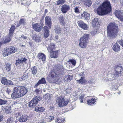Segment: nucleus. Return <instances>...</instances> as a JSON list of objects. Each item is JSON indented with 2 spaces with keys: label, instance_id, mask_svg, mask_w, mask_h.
Instances as JSON below:
<instances>
[{
  "label": "nucleus",
  "instance_id": "0e129e2a",
  "mask_svg": "<svg viewBox=\"0 0 123 123\" xmlns=\"http://www.w3.org/2000/svg\"><path fill=\"white\" fill-rule=\"evenodd\" d=\"M45 121L47 122V120H49V119H47V118L45 119Z\"/></svg>",
  "mask_w": 123,
  "mask_h": 123
},
{
  "label": "nucleus",
  "instance_id": "6e6d98bb",
  "mask_svg": "<svg viewBox=\"0 0 123 123\" xmlns=\"http://www.w3.org/2000/svg\"><path fill=\"white\" fill-rule=\"evenodd\" d=\"M3 116L2 115H0V122L2 121L3 119Z\"/></svg>",
  "mask_w": 123,
  "mask_h": 123
},
{
  "label": "nucleus",
  "instance_id": "473e14b6",
  "mask_svg": "<svg viewBox=\"0 0 123 123\" xmlns=\"http://www.w3.org/2000/svg\"><path fill=\"white\" fill-rule=\"evenodd\" d=\"M55 122L56 123H64L65 119L63 118H58L57 119H55Z\"/></svg>",
  "mask_w": 123,
  "mask_h": 123
},
{
  "label": "nucleus",
  "instance_id": "9d476101",
  "mask_svg": "<svg viewBox=\"0 0 123 123\" xmlns=\"http://www.w3.org/2000/svg\"><path fill=\"white\" fill-rule=\"evenodd\" d=\"M15 29V27L14 25L11 26L9 30V34L8 36L5 38L4 40L5 43L9 42L11 39V37L13 35L14 31Z\"/></svg>",
  "mask_w": 123,
  "mask_h": 123
},
{
  "label": "nucleus",
  "instance_id": "338daca9",
  "mask_svg": "<svg viewBox=\"0 0 123 123\" xmlns=\"http://www.w3.org/2000/svg\"><path fill=\"white\" fill-rule=\"evenodd\" d=\"M61 41H58V43H61Z\"/></svg>",
  "mask_w": 123,
  "mask_h": 123
},
{
  "label": "nucleus",
  "instance_id": "a19ab883",
  "mask_svg": "<svg viewBox=\"0 0 123 123\" xmlns=\"http://www.w3.org/2000/svg\"><path fill=\"white\" fill-rule=\"evenodd\" d=\"M36 88V89L35 91V92L36 93L38 94L40 92H41L42 89L40 86H39L38 88L37 86V88Z\"/></svg>",
  "mask_w": 123,
  "mask_h": 123
},
{
  "label": "nucleus",
  "instance_id": "7c9ffc66",
  "mask_svg": "<svg viewBox=\"0 0 123 123\" xmlns=\"http://www.w3.org/2000/svg\"><path fill=\"white\" fill-rule=\"evenodd\" d=\"M55 48V45L53 43H51L50 45H49L48 48V50L49 52H50L51 51H52Z\"/></svg>",
  "mask_w": 123,
  "mask_h": 123
},
{
  "label": "nucleus",
  "instance_id": "de8ad7c7",
  "mask_svg": "<svg viewBox=\"0 0 123 123\" xmlns=\"http://www.w3.org/2000/svg\"><path fill=\"white\" fill-rule=\"evenodd\" d=\"M75 12L77 13H79V9L78 7H76L74 8Z\"/></svg>",
  "mask_w": 123,
  "mask_h": 123
},
{
  "label": "nucleus",
  "instance_id": "72a5a7b5",
  "mask_svg": "<svg viewBox=\"0 0 123 123\" xmlns=\"http://www.w3.org/2000/svg\"><path fill=\"white\" fill-rule=\"evenodd\" d=\"M26 20L25 19H21L20 20L19 23L18 25L17 26H19L21 25H25L26 24Z\"/></svg>",
  "mask_w": 123,
  "mask_h": 123
},
{
  "label": "nucleus",
  "instance_id": "a18cd8bd",
  "mask_svg": "<svg viewBox=\"0 0 123 123\" xmlns=\"http://www.w3.org/2000/svg\"><path fill=\"white\" fill-rule=\"evenodd\" d=\"M12 117L8 118L7 121H5L6 123H11L12 122Z\"/></svg>",
  "mask_w": 123,
  "mask_h": 123
},
{
  "label": "nucleus",
  "instance_id": "09e8293b",
  "mask_svg": "<svg viewBox=\"0 0 123 123\" xmlns=\"http://www.w3.org/2000/svg\"><path fill=\"white\" fill-rule=\"evenodd\" d=\"M79 98L80 100V102L81 103H83L84 97L82 96V95H80Z\"/></svg>",
  "mask_w": 123,
  "mask_h": 123
},
{
  "label": "nucleus",
  "instance_id": "4be33fe9",
  "mask_svg": "<svg viewBox=\"0 0 123 123\" xmlns=\"http://www.w3.org/2000/svg\"><path fill=\"white\" fill-rule=\"evenodd\" d=\"M112 47L113 50L116 52H117L120 50V47L119 45L116 43H113Z\"/></svg>",
  "mask_w": 123,
  "mask_h": 123
},
{
  "label": "nucleus",
  "instance_id": "6e6552de",
  "mask_svg": "<svg viewBox=\"0 0 123 123\" xmlns=\"http://www.w3.org/2000/svg\"><path fill=\"white\" fill-rule=\"evenodd\" d=\"M56 102L59 106L61 107L67 105L68 103V99L65 100L64 98L60 97L57 98Z\"/></svg>",
  "mask_w": 123,
  "mask_h": 123
},
{
  "label": "nucleus",
  "instance_id": "69168bd1",
  "mask_svg": "<svg viewBox=\"0 0 123 123\" xmlns=\"http://www.w3.org/2000/svg\"><path fill=\"white\" fill-rule=\"evenodd\" d=\"M106 29H107V33H108V26H107Z\"/></svg>",
  "mask_w": 123,
  "mask_h": 123
},
{
  "label": "nucleus",
  "instance_id": "39448f33",
  "mask_svg": "<svg viewBox=\"0 0 123 123\" xmlns=\"http://www.w3.org/2000/svg\"><path fill=\"white\" fill-rule=\"evenodd\" d=\"M118 27L115 23H111L108 25V33L110 36H114L117 31Z\"/></svg>",
  "mask_w": 123,
  "mask_h": 123
},
{
  "label": "nucleus",
  "instance_id": "bf43d9fd",
  "mask_svg": "<svg viewBox=\"0 0 123 123\" xmlns=\"http://www.w3.org/2000/svg\"><path fill=\"white\" fill-rule=\"evenodd\" d=\"M88 82L89 84H92V83H93L92 80H90Z\"/></svg>",
  "mask_w": 123,
  "mask_h": 123
},
{
  "label": "nucleus",
  "instance_id": "dca6fc26",
  "mask_svg": "<svg viewBox=\"0 0 123 123\" xmlns=\"http://www.w3.org/2000/svg\"><path fill=\"white\" fill-rule=\"evenodd\" d=\"M70 9L69 6L67 4H65L62 5L61 6V11L63 13H65L68 11Z\"/></svg>",
  "mask_w": 123,
  "mask_h": 123
},
{
  "label": "nucleus",
  "instance_id": "7ed1b4c3",
  "mask_svg": "<svg viewBox=\"0 0 123 123\" xmlns=\"http://www.w3.org/2000/svg\"><path fill=\"white\" fill-rule=\"evenodd\" d=\"M97 13L100 15L108 13V0H106L99 5L97 9Z\"/></svg>",
  "mask_w": 123,
  "mask_h": 123
},
{
  "label": "nucleus",
  "instance_id": "37998d69",
  "mask_svg": "<svg viewBox=\"0 0 123 123\" xmlns=\"http://www.w3.org/2000/svg\"><path fill=\"white\" fill-rule=\"evenodd\" d=\"M111 7L109 1H108V13L111 11Z\"/></svg>",
  "mask_w": 123,
  "mask_h": 123
},
{
  "label": "nucleus",
  "instance_id": "0eeeda50",
  "mask_svg": "<svg viewBox=\"0 0 123 123\" xmlns=\"http://www.w3.org/2000/svg\"><path fill=\"white\" fill-rule=\"evenodd\" d=\"M17 49L14 47H10L5 48L4 51L3 55L4 56H6L12 53H14L16 51Z\"/></svg>",
  "mask_w": 123,
  "mask_h": 123
},
{
  "label": "nucleus",
  "instance_id": "6ab92c4d",
  "mask_svg": "<svg viewBox=\"0 0 123 123\" xmlns=\"http://www.w3.org/2000/svg\"><path fill=\"white\" fill-rule=\"evenodd\" d=\"M30 74V73H26L25 72L21 77L18 78V80H19L20 81H22L26 79L29 77Z\"/></svg>",
  "mask_w": 123,
  "mask_h": 123
},
{
  "label": "nucleus",
  "instance_id": "79ce46f5",
  "mask_svg": "<svg viewBox=\"0 0 123 123\" xmlns=\"http://www.w3.org/2000/svg\"><path fill=\"white\" fill-rule=\"evenodd\" d=\"M68 62L70 63H72L74 66H75V65L76 63V61L74 59L69 60Z\"/></svg>",
  "mask_w": 123,
  "mask_h": 123
},
{
  "label": "nucleus",
  "instance_id": "2eb2a0df",
  "mask_svg": "<svg viewBox=\"0 0 123 123\" xmlns=\"http://www.w3.org/2000/svg\"><path fill=\"white\" fill-rule=\"evenodd\" d=\"M45 20L46 25H47L49 28H50L52 24L51 18L49 16H47L45 17Z\"/></svg>",
  "mask_w": 123,
  "mask_h": 123
},
{
  "label": "nucleus",
  "instance_id": "ddd939ff",
  "mask_svg": "<svg viewBox=\"0 0 123 123\" xmlns=\"http://www.w3.org/2000/svg\"><path fill=\"white\" fill-rule=\"evenodd\" d=\"M1 83L6 86H11L13 85L14 84L11 80H7L6 79L3 78L1 81Z\"/></svg>",
  "mask_w": 123,
  "mask_h": 123
},
{
  "label": "nucleus",
  "instance_id": "a211bd4d",
  "mask_svg": "<svg viewBox=\"0 0 123 123\" xmlns=\"http://www.w3.org/2000/svg\"><path fill=\"white\" fill-rule=\"evenodd\" d=\"M59 51L58 50L51 51L50 52V57L54 58H57L59 54Z\"/></svg>",
  "mask_w": 123,
  "mask_h": 123
},
{
  "label": "nucleus",
  "instance_id": "b1692460",
  "mask_svg": "<svg viewBox=\"0 0 123 123\" xmlns=\"http://www.w3.org/2000/svg\"><path fill=\"white\" fill-rule=\"evenodd\" d=\"M46 83V81L44 78H42L39 80L38 82L34 86V88H37V87L41 84H45Z\"/></svg>",
  "mask_w": 123,
  "mask_h": 123
},
{
  "label": "nucleus",
  "instance_id": "20e7f679",
  "mask_svg": "<svg viewBox=\"0 0 123 123\" xmlns=\"http://www.w3.org/2000/svg\"><path fill=\"white\" fill-rule=\"evenodd\" d=\"M123 68L121 66H116L115 67V70L113 73V74H110L109 78L111 80H114L121 75V74L123 72Z\"/></svg>",
  "mask_w": 123,
  "mask_h": 123
},
{
  "label": "nucleus",
  "instance_id": "f257e3e1",
  "mask_svg": "<svg viewBox=\"0 0 123 123\" xmlns=\"http://www.w3.org/2000/svg\"><path fill=\"white\" fill-rule=\"evenodd\" d=\"M63 70L62 66L59 65L54 66L48 76L47 79L50 83H55L58 80V77L62 74Z\"/></svg>",
  "mask_w": 123,
  "mask_h": 123
},
{
  "label": "nucleus",
  "instance_id": "f704fd0d",
  "mask_svg": "<svg viewBox=\"0 0 123 123\" xmlns=\"http://www.w3.org/2000/svg\"><path fill=\"white\" fill-rule=\"evenodd\" d=\"M55 32L57 34H59L61 33V31L60 26H55Z\"/></svg>",
  "mask_w": 123,
  "mask_h": 123
},
{
  "label": "nucleus",
  "instance_id": "4468645a",
  "mask_svg": "<svg viewBox=\"0 0 123 123\" xmlns=\"http://www.w3.org/2000/svg\"><path fill=\"white\" fill-rule=\"evenodd\" d=\"M32 27L34 30L36 31H40L43 27V26L41 24L40 25L38 23L32 25Z\"/></svg>",
  "mask_w": 123,
  "mask_h": 123
},
{
  "label": "nucleus",
  "instance_id": "58836bf2",
  "mask_svg": "<svg viewBox=\"0 0 123 123\" xmlns=\"http://www.w3.org/2000/svg\"><path fill=\"white\" fill-rule=\"evenodd\" d=\"M7 101L5 99H2L0 98V106L6 104Z\"/></svg>",
  "mask_w": 123,
  "mask_h": 123
},
{
  "label": "nucleus",
  "instance_id": "052dcab7",
  "mask_svg": "<svg viewBox=\"0 0 123 123\" xmlns=\"http://www.w3.org/2000/svg\"><path fill=\"white\" fill-rule=\"evenodd\" d=\"M50 109L53 110L54 108V107L53 106H51L50 107Z\"/></svg>",
  "mask_w": 123,
  "mask_h": 123
},
{
  "label": "nucleus",
  "instance_id": "2f4dec72",
  "mask_svg": "<svg viewBox=\"0 0 123 123\" xmlns=\"http://www.w3.org/2000/svg\"><path fill=\"white\" fill-rule=\"evenodd\" d=\"M73 78L72 76L71 75H66L64 79L65 81L66 82L68 81L71 80Z\"/></svg>",
  "mask_w": 123,
  "mask_h": 123
},
{
  "label": "nucleus",
  "instance_id": "1a4fd4ad",
  "mask_svg": "<svg viewBox=\"0 0 123 123\" xmlns=\"http://www.w3.org/2000/svg\"><path fill=\"white\" fill-rule=\"evenodd\" d=\"M42 98L39 96L35 97L29 103V106L31 107H34L38 103V102L41 100Z\"/></svg>",
  "mask_w": 123,
  "mask_h": 123
},
{
  "label": "nucleus",
  "instance_id": "cd10ccee",
  "mask_svg": "<svg viewBox=\"0 0 123 123\" xmlns=\"http://www.w3.org/2000/svg\"><path fill=\"white\" fill-rule=\"evenodd\" d=\"M32 39L35 41L39 42L41 40V37L33 33L32 35Z\"/></svg>",
  "mask_w": 123,
  "mask_h": 123
},
{
  "label": "nucleus",
  "instance_id": "4c0bfd02",
  "mask_svg": "<svg viewBox=\"0 0 123 123\" xmlns=\"http://www.w3.org/2000/svg\"><path fill=\"white\" fill-rule=\"evenodd\" d=\"M65 0H58L55 3V4L57 5H59L61 4H64L66 2Z\"/></svg>",
  "mask_w": 123,
  "mask_h": 123
},
{
  "label": "nucleus",
  "instance_id": "aec40b11",
  "mask_svg": "<svg viewBox=\"0 0 123 123\" xmlns=\"http://www.w3.org/2000/svg\"><path fill=\"white\" fill-rule=\"evenodd\" d=\"M43 30L44 31V37L46 38L48 37L49 35V31L48 27L46 26L43 27Z\"/></svg>",
  "mask_w": 123,
  "mask_h": 123
},
{
  "label": "nucleus",
  "instance_id": "c756f323",
  "mask_svg": "<svg viewBox=\"0 0 123 123\" xmlns=\"http://www.w3.org/2000/svg\"><path fill=\"white\" fill-rule=\"evenodd\" d=\"M45 108L42 107H38V106L35 107V111L38 112H43L45 110Z\"/></svg>",
  "mask_w": 123,
  "mask_h": 123
},
{
  "label": "nucleus",
  "instance_id": "393cba45",
  "mask_svg": "<svg viewBox=\"0 0 123 123\" xmlns=\"http://www.w3.org/2000/svg\"><path fill=\"white\" fill-rule=\"evenodd\" d=\"M29 118V117L27 115H23L19 117L18 121L19 122H26Z\"/></svg>",
  "mask_w": 123,
  "mask_h": 123
},
{
  "label": "nucleus",
  "instance_id": "bb28decb",
  "mask_svg": "<svg viewBox=\"0 0 123 123\" xmlns=\"http://www.w3.org/2000/svg\"><path fill=\"white\" fill-rule=\"evenodd\" d=\"M81 16L82 17L87 20L89 19L90 18V14L85 12L81 14Z\"/></svg>",
  "mask_w": 123,
  "mask_h": 123
},
{
  "label": "nucleus",
  "instance_id": "423d86ee",
  "mask_svg": "<svg viewBox=\"0 0 123 123\" xmlns=\"http://www.w3.org/2000/svg\"><path fill=\"white\" fill-rule=\"evenodd\" d=\"M89 35L88 34H85L83 37H81L80 39L79 45L81 48H85L87 45L88 41V38Z\"/></svg>",
  "mask_w": 123,
  "mask_h": 123
},
{
  "label": "nucleus",
  "instance_id": "49530a36",
  "mask_svg": "<svg viewBox=\"0 0 123 123\" xmlns=\"http://www.w3.org/2000/svg\"><path fill=\"white\" fill-rule=\"evenodd\" d=\"M77 81L78 82L82 84H83L84 82V78L81 77L80 79L77 80Z\"/></svg>",
  "mask_w": 123,
  "mask_h": 123
},
{
  "label": "nucleus",
  "instance_id": "c03bdc74",
  "mask_svg": "<svg viewBox=\"0 0 123 123\" xmlns=\"http://www.w3.org/2000/svg\"><path fill=\"white\" fill-rule=\"evenodd\" d=\"M54 117L53 116H51L48 117L47 118V119H49V120H47V122H50L54 119Z\"/></svg>",
  "mask_w": 123,
  "mask_h": 123
},
{
  "label": "nucleus",
  "instance_id": "e433bc0d",
  "mask_svg": "<svg viewBox=\"0 0 123 123\" xmlns=\"http://www.w3.org/2000/svg\"><path fill=\"white\" fill-rule=\"evenodd\" d=\"M11 64H9V63H7L6 64L5 66V68L7 72L10 71L11 69Z\"/></svg>",
  "mask_w": 123,
  "mask_h": 123
},
{
  "label": "nucleus",
  "instance_id": "603ef678",
  "mask_svg": "<svg viewBox=\"0 0 123 123\" xmlns=\"http://www.w3.org/2000/svg\"><path fill=\"white\" fill-rule=\"evenodd\" d=\"M27 38V37L23 35L21 36V37L20 38H21L23 39V40H25Z\"/></svg>",
  "mask_w": 123,
  "mask_h": 123
},
{
  "label": "nucleus",
  "instance_id": "13d9d810",
  "mask_svg": "<svg viewBox=\"0 0 123 123\" xmlns=\"http://www.w3.org/2000/svg\"><path fill=\"white\" fill-rule=\"evenodd\" d=\"M67 93H68L71 91V90L69 89H66L65 91Z\"/></svg>",
  "mask_w": 123,
  "mask_h": 123
},
{
  "label": "nucleus",
  "instance_id": "864d4df0",
  "mask_svg": "<svg viewBox=\"0 0 123 123\" xmlns=\"http://www.w3.org/2000/svg\"><path fill=\"white\" fill-rule=\"evenodd\" d=\"M118 43L123 47V40L119 41Z\"/></svg>",
  "mask_w": 123,
  "mask_h": 123
},
{
  "label": "nucleus",
  "instance_id": "5fc2aeb1",
  "mask_svg": "<svg viewBox=\"0 0 123 123\" xmlns=\"http://www.w3.org/2000/svg\"><path fill=\"white\" fill-rule=\"evenodd\" d=\"M112 89L114 90H116L118 88L116 86V85L114 86H112Z\"/></svg>",
  "mask_w": 123,
  "mask_h": 123
},
{
  "label": "nucleus",
  "instance_id": "5701e85b",
  "mask_svg": "<svg viewBox=\"0 0 123 123\" xmlns=\"http://www.w3.org/2000/svg\"><path fill=\"white\" fill-rule=\"evenodd\" d=\"M88 100L87 101V104L89 106H92L93 105H94L95 104V102L96 100L95 98H92Z\"/></svg>",
  "mask_w": 123,
  "mask_h": 123
},
{
  "label": "nucleus",
  "instance_id": "e2e57ef3",
  "mask_svg": "<svg viewBox=\"0 0 123 123\" xmlns=\"http://www.w3.org/2000/svg\"><path fill=\"white\" fill-rule=\"evenodd\" d=\"M20 45L21 47H25V45H22V44H20Z\"/></svg>",
  "mask_w": 123,
  "mask_h": 123
},
{
  "label": "nucleus",
  "instance_id": "c9c22d12",
  "mask_svg": "<svg viewBox=\"0 0 123 123\" xmlns=\"http://www.w3.org/2000/svg\"><path fill=\"white\" fill-rule=\"evenodd\" d=\"M92 4V2L90 0H86L84 2V5L86 7H89L91 6Z\"/></svg>",
  "mask_w": 123,
  "mask_h": 123
},
{
  "label": "nucleus",
  "instance_id": "ea45409f",
  "mask_svg": "<svg viewBox=\"0 0 123 123\" xmlns=\"http://www.w3.org/2000/svg\"><path fill=\"white\" fill-rule=\"evenodd\" d=\"M31 70L32 72V73L33 75H36L37 72V68L36 67H33L32 68Z\"/></svg>",
  "mask_w": 123,
  "mask_h": 123
},
{
  "label": "nucleus",
  "instance_id": "f03ea898",
  "mask_svg": "<svg viewBox=\"0 0 123 123\" xmlns=\"http://www.w3.org/2000/svg\"><path fill=\"white\" fill-rule=\"evenodd\" d=\"M27 92V89L25 86L16 87L14 88L13 92L11 96L13 98H19L25 95Z\"/></svg>",
  "mask_w": 123,
  "mask_h": 123
},
{
  "label": "nucleus",
  "instance_id": "774afa93",
  "mask_svg": "<svg viewBox=\"0 0 123 123\" xmlns=\"http://www.w3.org/2000/svg\"><path fill=\"white\" fill-rule=\"evenodd\" d=\"M118 93L119 94H120V92H119Z\"/></svg>",
  "mask_w": 123,
  "mask_h": 123
},
{
  "label": "nucleus",
  "instance_id": "a878e982",
  "mask_svg": "<svg viewBox=\"0 0 123 123\" xmlns=\"http://www.w3.org/2000/svg\"><path fill=\"white\" fill-rule=\"evenodd\" d=\"M38 56L40 60H41L43 61L45 60L46 57L45 55L43 53L38 54Z\"/></svg>",
  "mask_w": 123,
  "mask_h": 123
},
{
  "label": "nucleus",
  "instance_id": "9b49d317",
  "mask_svg": "<svg viewBox=\"0 0 123 123\" xmlns=\"http://www.w3.org/2000/svg\"><path fill=\"white\" fill-rule=\"evenodd\" d=\"M26 60V59L23 55H20L19 58L16 60L15 64L17 66H19L22 63L25 62Z\"/></svg>",
  "mask_w": 123,
  "mask_h": 123
},
{
  "label": "nucleus",
  "instance_id": "f8f14e48",
  "mask_svg": "<svg viewBox=\"0 0 123 123\" xmlns=\"http://www.w3.org/2000/svg\"><path fill=\"white\" fill-rule=\"evenodd\" d=\"M115 16L121 21H123L122 11L119 10H116L115 12Z\"/></svg>",
  "mask_w": 123,
  "mask_h": 123
},
{
  "label": "nucleus",
  "instance_id": "4d7b16f0",
  "mask_svg": "<svg viewBox=\"0 0 123 123\" xmlns=\"http://www.w3.org/2000/svg\"><path fill=\"white\" fill-rule=\"evenodd\" d=\"M11 91V90L10 89L7 88L6 90V92L7 93L9 94L10 92Z\"/></svg>",
  "mask_w": 123,
  "mask_h": 123
},
{
  "label": "nucleus",
  "instance_id": "412c9836",
  "mask_svg": "<svg viewBox=\"0 0 123 123\" xmlns=\"http://www.w3.org/2000/svg\"><path fill=\"white\" fill-rule=\"evenodd\" d=\"M2 109L6 113L8 114L9 113L11 108L10 106H2Z\"/></svg>",
  "mask_w": 123,
  "mask_h": 123
},
{
  "label": "nucleus",
  "instance_id": "f3484780",
  "mask_svg": "<svg viewBox=\"0 0 123 123\" xmlns=\"http://www.w3.org/2000/svg\"><path fill=\"white\" fill-rule=\"evenodd\" d=\"M77 23L79 26L82 29L84 30L88 29V27L82 21L80 20Z\"/></svg>",
  "mask_w": 123,
  "mask_h": 123
},
{
  "label": "nucleus",
  "instance_id": "c85d7f7f",
  "mask_svg": "<svg viewBox=\"0 0 123 123\" xmlns=\"http://www.w3.org/2000/svg\"><path fill=\"white\" fill-rule=\"evenodd\" d=\"M98 19L95 18L92 21V25L94 26H96L98 27L99 26V23L98 21Z\"/></svg>",
  "mask_w": 123,
  "mask_h": 123
},
{
  "label": "nucleus",
  "instance_id": "680f3d73",
  "mask_svg": "<svg viewBox=\"0 0 123 123\" xmlns=\"http://www.w3.org/2000/svg\"><path fill=\"white\" fill-rule=\"evenodd\" d=\"M55 37L56 39H55V41L57 42H58L57 39H58V37L57 36H55Z\"/></svg>",
  "mask_w": 123,
  "mask_h": 123
},
{
  "label": "nucleus",
  "instance_id": "8fccbe9b",
  "mask_svg": "<svg viewBox=\"0 0 123 123\" xmlns=\"http://www.w3.org/2000/svg\"><path fill=\"white\" fill-rule=\"evenodd\" d=\"M97 31L95 30H93L91 32V35L92 36H93L95 35L97 33Z\"/></svg>",
  "mask_w": 123,
  "mask_h": 123
},
{
  "label": "nucleus",
  "instance_id": "3c124183",
  "mask_svg": "<svg viewBox=\"0 0 123 123\" xmlns=\"http://www.w3.org/2000/svg\"><path fill=\"white\" fill-rule=\"evenodd\" d=\"M60 23H61L62 24H63L64 23V20L63 17H62V18L60 20Z\"/></svg>",
  "mask_w": 123,
  "mask_h": 123
}]
</instances>
